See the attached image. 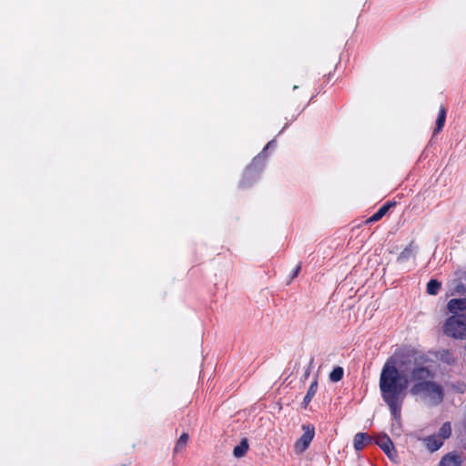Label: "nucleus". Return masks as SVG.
<instances>
[{"label":"nucleus","mask_w":466,"mask_h":466,"mask_svg":"<svg viewBox=\"0 0 466 466\" xmlns=\"http://www.w3.org/2000/svg\"><path fill=\"white\" fill-rule=\"evenodd\" d=\"M275 146H276V141L271 140L267 144V146L264 148V151H266L267 149H269V148H273Z\"/></svg>","instance_id":"nucleus-20"},{"label":"nucleus","mask_w":466,"mask_h":466,"mask_svg":"<svg viewBox=\"0 0 466 466\" xmlns=\"http://www.w3.org/2000/svg\"><path fill=\"white\" fill-rule=\"evenodd\" d=\"M451 434V427L450 422H445L442 424L441 429L439 430V432L437 433L438 436L441 437V440L444 441L445 439H448Z\"/></svg>","instance_id":"nucleus-16"},{"label":"nucleus","mask_w":466,"mask_h":466,"mask_svg":"<svg viewBox=\"0 0 466 466\" xmlns=\"http://www.w3.org/2000/svg\"><path fill=\"white\" fill-rule=\"evenodd\" d=\"M441 289V283L436 279H431L427 284V292L431 295H436Z\"/></svg>","instance_id":"nucleus-18"},{"label":"nucleus","mask_w":466,"mask_h":466,"mask_svg":"<svg viewBox=\"0 0 466 466\" xmlns=\"http://www.w3.org/2000/svg\"><path fill=\"white\" fill-rule=\"evenodd\" d=\"M438 358L441 361L447 363V364H451L454 361V357H453L452 352H451L448 350H440L438 353Z\"/></svg>","instance_id":"nucleus-15"},{"label":"nucleus","mask_w":466,"mask_h":466,"mask_svg":"<svg viewBox=\"0 0 466 466\" xmlns=\"http://www.w3.org/2000/svg\"><path fill=\"white\" fill-rule=\"evenodd\" d=\"M443 332L456 339H466V315H453L448 318L443 326Z\"/></svg>","instance_id":"nucleus-2"},{"label":"nucleus","mask_w":466,"mask_h":466,"mask_svg":"<svg viewBox=\"0 0 466 466\" xmlns=\"http://www.w3.org/2000/svg\"><path fill=\"white\" fill-rule=\"evenodd\" d=\"M390 208V204L387 203L380 207L369 219L368 222H376L381 219Z\"/></svg>","instance_id":"nucleus-11"},{"label":"nucleus","mask_w":466,"mask_h":466,"mask_svg":"<svg viewBox=\"0 0 466 466\" xmlns=\"http://www.w3.org/2000/svg\"><path fill=\"white\" fill-rule=\"evenodd\" d=\"M343 374V369L341 367H336L329 373V380L333 382H338L342 379Z\"/></svg>","instance_id":"nucleus-19"},{"label":"nucleus","mask_w":466,"mask_h":466,"mask_svg":"<svg viewBox=\"0 0 466 466\" xmlns=\"http://www.w3.org/2000/svg\"><path fill=\"white\" fill-rule=\"evenodd\" d=\"M302 430L304 431L302 436L294 444V451L297 454L303 453L309 448L315 435L312 425H303Z\"/></svg>","instance_id":"nucleus-3"},{"label":"nucleus","mask_w":466,"mask_h":466,"mask_svg":"<svg viewBox=\"0 0 466 466\" xmlns=\"http://www.w3.org/2000/svg\"><path fill=\"white\" fill-rule=\"evenodd\" d=\"M449 311L454 315H459L460 311H466V299H452L448 302Z\"/></svg>","instance_id":"nucleus-6"},{"label":"nucleus","mask_w":466,"mask_h":466,"mask_svg":"<svg viewBox=\"0 0 466 466\" xmlns=\"http://www.w3.org/2000/svg\"><path fill=\"white\" fill-rule=\"evenodd\" d=\"M248 450V444L247 440H242L238 445H237L233 450V454L237 458H241L245 455V453Z\"/></svg>","instance_id":"nucleus-13"},{"label":"nucleus","mask_w":466,"mask_h":466,"mask_svg":"<svg viewBox=\"0 0 466 466\" xmlns=\"http://www.w3.org/2000/svg\"><path fill=\"white\" fill-rule=\"evenodd\" d=\"M264 158L265 157L263 156L258 155V157H256L253 159L252 164L245 171L242 185L246 184V180L248 177L256 178L258 176L261 168L260 167H257V165L263 164Z\"/></svg>","instance_id":"nucleus-5"},{"label":"nucleus","mask_w":466,"mask_h":466,"mask_svg":"<svg viewBox=\"0 0 466 466\" xmlns=\"http://www.w3.org/2000/svg\"><path fill=\"white\" fill-rule=\"evenodd\" d=\"M434 373L416 361H400L392 356L385 362L380 376V390L395 420L400 419L401 407L409 383L412 395H421L431 405L440 404L444 397L442 387L433 380Z\"/></svg>","instance_id":"nucleus-1"},{"label":"nucleus","mask_w":466,"mask_h":466,"mask_svg":"<svg viewBox=\"0 0 466 466\" xmlns=\"http://www.w3.org/2000/svg\"><path fill=\"white\" fill-rule=\"evenodd\" d=\"M188 441V435L187 433H183L177 441V444L174 448V452L178 453L186 448L187 442Z\"/></svg>","instance_id":"nucleus-17"},{"label":"nucleus","mask_w":466,"mask_h":466,"mask_svg":"<svg viewBox=\"0 0 466 466\" xmlns=\"http://www.w3.org/2000/svg\"><path fill=\"white\" fill-rule=\"evenodd\" d=\"M415 248L412 244L407 246L397 258L399 263H403L414 256Z\"/></svg>","instance_id":"nucleus-10"},{"label":"nucleus","mask_w":466,"mask_h":466,"mask_svg":"<svg viewBox=\"0 0 466 466\" xmlns=\"http://www.w3.org/2000/svg\"><path fill=\"white\" fill-rule=\"evenodd\" d=\"M461 459L457 454L449 453L440 461V466H461Z\"/></svg>","instance_id":"nucleus-8"},{"label":"nucleus","mask_w":466,"mask_h":466,"mask_svg":"<svg viewBox=\"0 0 466 466\" xmlns=\"http://www.w3.org/2000/svg\"><path fill=\"white\" fill-rule=\"evenodd\" d=\"M299 270H300V266L299 265V266H297V268L294 271L293 278H295L299 274Z\"/></svg>","instance_id":"nucleus-21"},{"label":"nucleus","mask_w":466,"mask_h":466,"mask_svg":"<svg viewBox=\"0 0 466 466\" xmlns=\"http://www.w3.org/2000/svg\"><path fill=\"white\" fill-rule=\"evenodd\" d=\"M423 441L427 449L431 452L438 451L443 444L441 437L438 436L437 434L428 436L423 440Z\"/></svg>","instance_id":"nucleus-7"},{"label":"nucleus","mask_w":466,"mask_h":466,"mask_svg":"<svg viewBox=\"0 0 466 466\" xmlns=\"http://www.w3.org/2000/svg\"><path fill=\"white\" fill-rule=\"evenodd\" d=\"M318 390V381L317 379H315L312 383L310 384L308 392L303 400L304 406H308L309 403L311 401L312 398L315 396Z\"/></svg>","instance_id":"nucleus-12"},{"label":"nucleus","mask_w":466,"mask_h":466,"mask_svg":"<svg viewBox=\"0 0 466 466\" xmlns=\"http://www.w3.org/2000/svg\"><path fill=\"white\" fill-rule=\"evenodd\" d=\"M445 119H446V110H445V107L443 106H441L440 108V112H439V115H438V118H437V122H436V128L434 130V135L439 133L444 124H445Z\"/></svg>","instance_id":"nucleus-14"},{"label":"nucleus","mask_w":466,"mask_h":466,"mask_svg":"<svg viewBox=\"0 0 466 466\" xmlns=\"http://www.w3.org/2000/svg\"><path fill=\"white\" fill-rule=\"evenodd\" d=\"M376 443L380 448L388 455L389 458L393 459L396 456L393 442L386 434H380L376 438Z\"/></svg>","instance_id":"nucleus-4"},{"label":"nucleus","mask_w":466,"mask_h":466,"mask_svg":"<svg viewBox=\"0 0 466 466\" xmlns=\"http://www.w3.org/2000/svg\"><path fill=\"white\" fill-rule=\"evenodd\" d=\"M370 441V438L366 433H357L354 437V448L357 451L362 450L365 445Z\"/></svg>","instance_id":"nucleus-9"}]
</instances>
